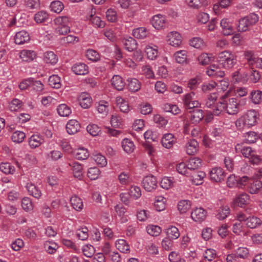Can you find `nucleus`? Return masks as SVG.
I'll use <instances>...</instances> for the list:
<instances>
[{
	"label": "nucleus",
	"instance_id": "obj_1",
	"mask_svg": "<svg viewBox=\"0 0 262 262\" xmlns=\"http://www.w3.org/2000/svg\"><path fill=\"white\" fill-rule=\"evenodd\" d=\"M221 99L220 104L213 110L214 116H219L224 110L230 115H235L238 113L239 103L236 98H228V95L226 94L221 97Z\"/></svg>",
	"mask_w": 262,
	"mask_h": 262
},
{
	"label": "nucleus",
	"instance_id": "obj_2",
	"mask_svg": "<svg viewBox=\"0 0 262 262\" xmlns=\"http://www.w3.org/2000/svg\"><path fill=\"white\" fill-rule=\"evenodd\" d=\"M217 61L220 65L227 70L232 69L237 62V56L227 50L221 52L218 54Z\"/></svg>",
	"mask_w": 262,
	"mask_h": 262
},
{
	"label": "nucleus",
	"instance_id": "obj_3",
	"mask_svg": "<svg viewBox=\"0 0 262 262\" xmlns=\"http://www.w3.org/2000/svg\"><path fill=\"white\" fill-rule=\"evenodd\" d=\"M71 19L67 16H62L54 19L55 32L56 34L64 35L70 32V24Z\"/></svg>",
	"mask_w": 262,
	"mask_h": 262
},
{
	"label": "nucleus",
	"instance_id": "obj_4",
	"mask_svg": "<svg viewBox=\"0 0 262 262\" xmlns=\"http://www.w3.org/2000/svg\"><path fill=\"white\" fill-rule=\"evenodd\" d=\"M257 118L256 112L254 110L249 111L236 121V125L239 126L243 125L249 127L256 124Z\"/></svg>",
	"mask_w": 262,
	"mask_h": 262
},
{
	"label": "nucleus",
	"instance_id": "obj_5",
	"mask_svg": "<svg viewBox=\"0 0 262 262\" xmlns=\"http://www.w3.org/2000/svg\"><path fill=\"white\" fill-rule=\"evenodd\" d=\"M258 16L255 13L241 18L239 20L237 26L238 30L240 32H245L248 30L250 27L255 24L258 20Z\"/></svg>",
	"mask_w": 262,
	"mask_h": 262
},
{
	"label": "nucleus",
	"instance_id": "obj_6",
	"mask_svg": "<svg viewBox=\"0 0 262 262\" xmlns=\"http://www.w3.org/2000/svg\"><path fill=\"white\" fill-rule=\"evenodd\" d=\"M226 174L224 169L220 167H214L209 171L210 179L215 182H221L225 178Z\"/></svg>",
	"mask_w": 262,
	"mask_h": 262
},
{
	"label": "nucleus",
	"instance_id": "obj_7",
	"mask_svg": "<svg viewBox=\"0 0 262 262\" xmlns=\"http://www.w3.org/2000/svg\"><path fill=\"white\" fill-rule=\"evenodd\" d=\"M195 93L193 92L184 95L183 97V103L187 108H193L200 106V102L194 99Z\"/></svg>",
	"mask_w": 262,
	"mask_h": 262
},
{
	"label": "nucleus",
	"instance_id": "obj_8",
	"mask_svg": "<svg viewBox=\"0 0 262 262\" xmlns=\"http://www.w3.org/2000/svg\"><path fill=\"white\" fill-rule=\"evenodd\" d=\"M150 23L154 28L159 30L165 27L166 19L165 16L158 14L152 16L150 20Z\"/></svg>",
	"mask_w": 262,
	"mask_h": 262
},
{
	"label": "nucleus",
	"instance_id": "obj_9",
	"mask_svg": "<svg viewBox=\"0 0 262 262\" xmlns=\"http://www.w3.org/2000/svg\"><path fill=\"white\" fill-rule=\"evenodd\" d=\"M167 42L171 46L174 47H180L182 42L181 34L176 31H171L167 35Z\"/></svg>",
	"mask_w": 262,
	"mask_h": 262
},
{
	"label": "nucleus",
	"instance_id": "obj_10",
	"mask_svg": "<svg viewBox=\"0 0 262 262\" xmlns=\"http://www.w3.org/2000/svg\"><path fill=\"white\" fill-rule=\"evenodd\" d=\"M142 184L147 191L150 192L157 187V179L153 176H146L143 179Z\"/></svg>",
	"mask_w": 262,
	"mask_h": 262
},
{
	"label": "nucleus",
	"instance_id": "obj_11",
	"mask_svg": "<svg viewBox=\"0 0 262 262\" xmlns=\"http://www.w3.org/2000/svg\"><path fill=\"white\" fill-rule=\"evenodd\" d=\"M207 74L210 77L222 78L225 75V72L222 70L219 64H212L206 71Z\"/></svg>",
	"mask_w": 262,
	"mask_h": 262
},
{
	"label": "nucleus",
	"instance_id": "obj_12",
	"mask_svg": "<svg viewBox=\"0 0 262 262\" xmlns=\"http://www.w3.org/2000/svg\"><path fill=\"white\" fill-rule=\"evenodd\" d=\"M207 212L203 208H196L191 213L192 219L196 222H202L206 217Z\"/></svg>",
	"mask_w": 262,
	"mask_h": 262
},
{
	"label": "nucleus",
	"instance_id": "obj_13",
	"mask_svg": "<svg viewBox=\"0 0 262 262\" xmlns=\"http://www.w3.org/2000/svg\"><path fill=\"white\" fill-rule=\"evenodd\" d=\"M44 142L43 137L39 134L32 135L28 140L29 145L31 149L38 147Z\"/></svg>",
	"mask_w": 262,
	"mask_h": 262
},
{
	"label": "nucleus",
	"instance_id": "obj_14",
	"mask_svg": "<svg viewBox=\"0 0 262 262\" xmlns=\"http://www.w3.org/2000/svg\"><path fill=\"white\" fill-rule=\"evenodd\" d=\"M262 182L257 180L251 179L247 186V190L251 194H256L260 191L261 188Z\"/></svg>",
	"mask_w": 262,
	"mask_h": 262
},
{
	"label": "nucleus",
	"instance_id": "obj_15",
	"mask_svg": "<svg viewBox=\"0 0 262 262\" xmlns=\"http://www.w3.org/2000/svg\"><path fill=\"white\" fill-rule=\"evenodd\" d=\"M80 123L75 119L70 120L67 125L66 129L70 135H73L78 132L80 129Z\"/></svg>",
	"mask_w": 262,
	"mask_h": 262
},
{
	"label": "nucleus",
	"instance_id": "obj_16",
	"mask_svg": "<svg viewBox=\"0 0 262 262\" xmlns=\"http://www.w3.org/2000/svg\"><path fill=\"white\" fill-rule=\"evenodd\" d=\"M122 42L124 49L129 52L133 51L137 47V41L132 37L124 38Z\"/></svg>",
	"mask_w": 262,
	"mask_h": 262
},
{
	"label": "nucleus",
	"instance_id": "obj_17",
	"mask_svg": "<svg viewBox=\"0 0 262 262\" xmlns=\"http://www.w3.org/2000/svg\"><path fill=\"white\" fill-rule=\"evenodd\" d=\"M235 149L237 153L242 154L246 158L252 157L253 156V151L251 147L245 146L243 144H237Z\"/></svg>",
	"mask_w": 262,
	"mask_h": 262
},
{
	"label": "nucleus",
	"instance_id": "obj_18",
	"mask_svg": "<svg viewBox=\"0 0 262 262\" xmlns=\"http://www.w3.org/2000/svg\"><path fill=\"white\" fill-rule=\"evenodd\" d=\"M78 101L80 105L83 108H89L92 104V99L87 93H82L79 96Z\"/></svg>",
	"mask_w": 262,
	"mask_h": 262
},
{
	"label": "nucleus",
	"instance_id": "obj_19",
	"mask_svg": "<svg viewBox=\"0 0 262 262\" xmlns=\"http://www.w3.org/2000/svg\"><path fill=\"white\" fill-rule=\"evenodd\" d=\"M72 71L76 75H84L89 73L88 66L83 63H77L72 67Z\"/></svg>",
	"mask_w": 262,
	"mask_h": 262
},
{
	"label": "nucleus",
	"instance_id": "obj_20",
	"mask_svg": "<svg viewBox=\"0 0 262 262\" xmlns=\"http://www.w3.org/2000/svg\"><path fill=\"white\" fill-rule=\"evenodd\" d=\"M29 33L24 30L17 32L14 37L15 42L18 45H22L30 40Z\"/></svg>",
	"mask_w": 262,
	"mask_h": 262
},
{
	"label": "nucleus",
	"instance_id": "obj_21",
	"mask_svg": "<svg viewBox=\"0 0 262 262\" xmlns=\"http://www.w3.org/2000/svg\"><path fill=\"white\" fill-rule=\"evenodd\" d=\"M133 35L136 38L143 39L150 36L148 30L144 27H139L133 31Z\"/></svg>",
	"mask_w": 262,
	"mask_h": 262
},
{
	"label": "nucleus",
	"instance_id": "obj_22",
	"mask_svg": "<svg viewBox=\"0 0 262 262\" xmlns=\"http://www.w3.org/2000/svg\"><path fill=\"white\" fill-rule=\"evenodd\" d=\"M198 148L199 144L194 139L189 140L185 145L186 151L189 155L195 154L198 150Z\"/></svg>",
	"mask_w": 262,
	"mask_h": 262
},
{
	"label": "nucleus",
	"instance_id": "obj_23",
	"mask_svg": "<svg viewBox=\"0 0 262 262\" xmlns=\"http://www.w3.org/2000/svg\"><path fill=\"white\" fill-rule=\"evenodd\" d=\"M174 142V135L170 133L166 134L161 139V143L163 146L168 149L173 146Z\"/></svg>",
	"mask_w": 262,
	"mask_h": 262
},
{
	"label": "nucleus",
	"instance_id": "obj_24",
	"mask_svg": "<svg viewBox=\"0 0 262 262\" xmlns=\"http://www.w3.org/2000/svg\"><path fill=\"white\" fill-rule=\"evenodd\" d=\"M24 102L17 99L14 98L8 103V109L11 112H17L23 108Z\"/></svg>",
	"mask_w": 262,
	"mask_h": 262
},
{
	"label": "nucleus",
	"instance_id": "obj_25",
	"mask_svg": "<svg viewBox=\"0 0 262 262\" xmlns=\"http://www.w3.org/2000/svg\"><path fill=\"white\" fill-rule=\"evenodd\" d=\"M220 25L223 30V33L225 35H229L233 33V27L231 23L227 18H223L222 19L220 23Z\"/></svg>",
	"mask_w": 262,
	"mask_h": 262
},
{
	"label": "nucleus",
	"instance_id": "obj_26",
	"mask_svg": "<svg viewBox=\"0 0 262 262\" xmlns=\"http://www.w3.org/2000/svg\"><path fill=\"white\" fill-rule=\"evenodd\" d=\"M217 98V94L215 93H212L208 96L207 98L205 100V106L207 108H210L212 109V115L213 114V110L215 107L216 105L220 104V102L219 103H215V101H216Z\"/></svg>",
	"mask_w": 262,
	"mask_h": 262
},
{
	"label": "nucleus",
	"instance_id": "obj_27",
	"mask_svg": "<svg viewBox=\"0 0 262 262\" xmlns=\"http://www.w3.org/2000/svg\"><path fill=\"white\" fill-rule=\"evenodd\" d=\"M71 167L74 176L75 178L80 179L82 176L83 167L82 165L78 162H74L69 164Z\"/></svg>",
	"mask_w": 262,
	"mask_h": 262
},
{
	"label": "nucleus",
	"instance_id": "obj_28",
	"mask_svg": "<svg viewBox=\"0 0 262 262\" xmlns=\"http://www.w3.org/2000/svg\"><path fill=\"white\" fill-rule=\"evenodd\" d=\"M250 198L248 194L246 193H242L237 195L234 200V204L241 207H243L249 201Z\"/></svg>",
	"mask_w": 262,
	"mask_h": 262
},
{
	"label": "nucleus",
	"instance_id": "obj_29",
	"mask_svg": "<svg viewBox=\"0 0 262 262\" xmlns=\"http://www.w3.org/2000/svg\"><path fill=\"white\" fill-rule=\"evenodd\" d=\"M202 165V160L197 157L190 158L187 163V166L189 170H195L200 168Z\"/></svg>",
	"mask_w": 262,
	"mask_h": 262
},
{
	"label": "nucleus",
	"instance_id": "obj_30",
	"mask_svg": "<svg viewBox=\"0 0 262 262\" xmlns=\"http://www.w3.org/2000/svg\"><path fill=\"white\" fill-rule=\"evenodd\" d=\"M127 81V87L130 91L136 92L140 89L141 83L137 79L128 78Z\"/></svg>",
	"mask_w": 262,
	"mask_h": 262
},
{
	"label": "nucleus",
	"instance_id": "obj_31",
	"mask_svg": "<svg viewBox=\"0 0 262 262\" xmlns=\"http://www.w3.org/2000/svg\"><path fill=\"white\" fill-rule=\"evenodd\" d=\"M121 145L124 151L127 154L133 152L135 147L133 141L128 138H125L122 141Z\"/></svg>",
	"mask_w": 262,
	"mask_h": 262
},
{
	"label": "nucleus",
	"instance_id": "obj_32",
	"mask_svg": "<svg viewBox=\"0 0 262 262\" xmlns=\"http://www.w3.org/2000/svg\"><path fill=\"white\" fill-rule=\"evenodd\" d=\"M26 188L29 193L35 198L38 199L41 197L42 195L41 190L34 184L28 183L26 186Z\"/></svg>",
	"mask_w": 262,
	"mask_h": 262
},
{
	"label": "nucleus",
	"instance_id": "obj_33",
	"mask_svg": "<svg viewBox=\"0 0 262 262\" xmlns=\"http://www.w3.org/2000/svg\"><path fill=\"white\" fill-rule=\"evenodd\" d=\"M112 85L117 90H122L125 86V82L121 77L114 75L111 80Z\"/></svg>",
	"mask_w": 262,
	"mask_h": 262
},
{
	"label": "nucleus",
	"instance_id": "obj_34",
	"mask_svg": "<svg viewBox=\"0 0 262 262\" xmlns=\"http://www.w3.org/2000/svg\"><path fill=\"white\" fill-rule=\"evenodd\" d=\"M145 52L149 59L154 60L158 56V47L155 45L153 46H147L145 49Z\"/></svg>",
	"mask_w": 262,
	"mask_h": 262
},
{
	"label": "nucleus",
	"instance_id": "obj_35",
	"mask_svg": "<svg viewBox=\"0 0 262 262\" xmlns=\"http://www.w3.org/2000/svg\"><path fill=\"white\" fill-rule=\"evenodd\" d=\"M20 57L23 61L29 62L36 57V54L33 51L24 50L20 53Z\"/></svg>",
	"mask_w": 262,
	"mask_h": 262
},
{
	"label": "nucleus",
	"instance_id": "obj_36",
	"mask_svg": "<svg viewBox=\"0 0 262 262\" xmlns=\"http://www.w3.org/2000/svg\"><path fill=\"white\" fill-rule=\"evenodd\" d=\"M43 60L47 63L55 64L58 61V58L53 52L48 51L44 53Z\"/></svg>",
	"mask_w": 262,
	"mask_h": 262
},
{
	"label": "nucleus",
	"instance_id": "obj_37",
	"mask_svg": "<svg viewBox=\"0 0 262 262\" xmlns=\"http://www.w3.org/2000/svg\"><path fill=\"white\" fill-rule=\"evenodd\" d=\"M0 170L6 174H13L15 171V167L8 162H2L0 164Z\"/></svg>",
	"mask_w": 262,
	"mask_h": 262
},
{
	"label": "nucleus",
	"instance_id": "obj_38",
	"mask_svg": "<svg viewBox=\"0 0 262 262\" xmlns=\"http://www.w3.org/2000/svg\"><path fill=\"white\" fill-rule=\"evenodd\" d=\"M75 158L79 160L86 159L89 156V153L87 149L82 147L75 149L74 151Z\"/></svg>",
	"mask_w": 262,
	"mask_h": 262
},
{
	"label": "nucleus",
	"instance_id": "obj_39",
	"mask_svg": "<svg viewBox=\"0 0 262 262\" xmlns=\"http://www.w3.org/2000/svg\"><path fill=\"white\" fill-rule=\"evenodd\" d=\"M214 59V57L212 54H208L207 53H202L198 57V61L199 63L203 66L208 64Z\"/></svg>",
	"mask_w": 262,
	"mask_h": 262
},
{
	"label": "nucleus",
	"instance_id": "obj_40",
	"mask_svg": "<svg viewBox=\"0 0 262 262\" xmlns=\"http://www.w3.org/2000/svg\"><path fill=\"white\" fill-rule=\"evenodd\" d=\"M49 18V14L45 11H40L37 12L34 16V19L37 24L46 23Z\"/></svg>",
	"mask_w": 262,
	"mask_h": 262
},
{
	"label": "nucleus",
	"instance_id": "obj_41",
	"mask_svg": "<svg viewBox=\"0 0 262 262\" xmlns=\"http://www.w3.org/2000/svg\"><path fill=\"white\" fill-rule=\"evenodd\" d=\"M173 57L177 62L184 63L187 60V52L186 50L178 51L174 54Z\"/></svg>",
	"mask_w": 262,
	"mask_h": 262
},
{
	"label": "nucleus",
	"instance_id": "obj_42",
	"mask_svg": "<svg viewBox=\"0 0 262 262\" xmlns=\"http://www.w3.org/2000/svg\"><path fill=\"white\" fill-rule=\"evenodd\" d=\"M116 103L120 108L121 112L123 113H127L129 111V107L128 102L121 97H116Z\"/></svg>",
	"mask_w": 262,
	"mask_h": 262
},
{
	"label": "nucleus",
	"instance_id": "obj_43",
	"mask_svg": "<svg viewBox=\"0 0 262 262\" xmlns=\"http://www.w3.org/2000/svg\"><path fill=\"white\" fill-rule=\"evenodd\" d=\"M203 117V111L199 109L193 110L190 115V120L194 123H199L202 120Z\"/></svg>",
	"mask_w": 262,
	"mask_h": 262
},
{
	"label": "nucleus",
	"instance_id": "obj_44",
	"mask_svg": "<svg viewBox=\"0 0 262 262\" xmlns=\"http://www.w3.org/2000/svg\"><path fill=\"white\" fill-rule=\"evenodd\" d=\"M70 202L73 208L77 211H80L83 208V205L81 199L76 195L71 198Z\"/></svg>",
	"mask_w": 262,
	"mask_h": 262
},
{
	"label": "nucleus",
	"instance_id": "obj_45",
	"mask_svg": "<svg viewBox=\"0 0 262 262\" xmlns=\"http://www.w3.org/2000/svg\"><path fill=\"white\" fill-rule=\"evenodd\" d=\"M57 111L61 117H68L72 113L71 108L66 104H59L57 108Z\"/></svg>",
	"mask_w": 262,
	"mask_h": 262
},
{
	"label": "nucleus",
	"instance_id": "obj_46",
	"mask_svg": "<svg viewBox=\"0 0 262 262\" xmlns=\"http://www.w3.org/2000/svg\"><path fill=\"white\" fill-rule=\"evenodd\" d=\"M190 45L196 49H203L206 47V43L200 37H195L189 40Z\"/></svg>",
	"mask_w": 262,
	"mask_h": 262
},
{
	"label": "nucleus",
	"instance_id": "obj_47",
	"mask_svg": "<svg viewBox=\"0 0 262 262\" xmlns=\"http://www.w3.org/2000/svg\"><path fill=\"white\" fill-rule=\"evenodd\" d=\"M261 224V221L260 219L256 216H249L246 219V225L250 228H255Z\"/></svg>",
	"mask_w": 262,
	"mask_h": 262
},
{
	"label": "nucleus",
	"instance_id": "obj_48",
	"mask_svg": "<svg viewBox=\"0 0 262 262\" xmlns=\"http://www.w3.org/2000/svg\"><path fill=\"white\" fill-rule=\"evenodd\" d=\"M116 247L122 253H128L129 251V246L124 239H118L116 242Z\"/></svg>",
	"mask_w": 262,
	"mask_h": 262
},
{
	"label": "nucleus",
	"instance_id": "obj_49",
	"mask_svg": "<svg viewBox=\"0 0 262 262\" xmlns=\"http://www.w3.org/2000/svg\"><path fill=\"white\" fill-rule=\"evenodd\" d=\"M49 84L53 88L59 89L61 86L60 78L57 75L51 76L48 80Z\"/></svg>",
	"mask_w": 262,
	"mask_h": 262
},
{
	"label": "nucleus",
	"instance_id": "obj_50",
	"mask_svg": "<svg viewBox=\"0 0 262 262\" xmlns=\"http://www.w3.org/2000/svg\"><path fill=\"white\" fill-rule=\"evenodd\" d=\"M191 208L190 202L187 200H181L178 204V209L181 213L187 212Z\"/></svg>",
	"mask_w": 262,
	"mask_h": 262
},
{
	"label": "nucleus",
	"instance_id": "obj_51",
	"mask_svg": "<svg viewBox=\"0 0 262 262\" xmlns=\"http://www.w3.org/2000/svg\"><path fill=\"white\" fill-rule=\"evenodd\" d=\"M118 180L121 184L127 185L132 182L130 174L128 172H122L118 176Z\"/></svg>",
	"mask_w": 262,
	"mask_h": 262
},
{
	"label": "nucleus",
	"instance_id": "obj_52",
	"mask_svg": "<svg viewBox=\"0 0 262 262\" xmlns=\"http://www.w3.org/2000/svg\"><path fill=\"white\" fill-rule=\"evenodd\" d=\"M89 20L95 27L103 28L105 26V22L102 20L99 16L91 14L90 16Z\"/></svg>",
	"mask_w": 262,
	"mask_h": 262
},
{
	"label": "nucleus",
	"instance_id": "obj_53",
	"mask_svg": "<svg viewBox=\"0 0 262 262\" xmlns=\"http://www.w3.org/2000/svg\"><path fill=\"white\" fill-rule=\"evenodd\" d=\"M205 176L206 173L204 172L199 171L191 177V181L193 184L199 185L202 183V181Z\"/></svg>",
	"mask_w": 262,
	"mask_h": 262
},
{
	"label": "nucleus",
	"instance_id": "obj_54",
	"mask_svg": "<svg viewBox=\"0 0 262 262\" xmlns=\"http://www.w3.org/2000/svg\"><path fill=\"white\" fill-rule=\"evenodd\" d=\"M108 106V102L104 100H102L98 103L97 109L100 114L106 115L109 111Z\"/></svg>",
	"mask_w": 262,
	"mask_h": 262
},
{
	"label": "nucleus",
	"instance_id": "obj_55",
	"mask_svg": "<svg viewBox=\"0 0 262 262\" xmlns=\"http://www.w3.org/2000/svg\"><path fill=\"white\" fill-rule=\"evenodd\" d=\"M163 110L166 112L171 113L173 115H178L181 113V110L175 104L166 103L163 106Z\"/></svg>",
	"mask_w": 262,
	"mask_h": 262
},
{
	"label": "nucleus",
	"instance_id": "obj_56",
	"mask_svg": "<svg viewBox=\"0 0 262 262\" xmlns=\"http://www.w3.org/2000/svg\"><path fill=\"white\" fill-rule=\"evenodd\" d=\"M25 137L26 135L23 132L17 130L12 134L11 139L15 143H20L24 140Z\"/></svg>",
	"mask_w": 262,
	"mask_h": 262
},
{
	"label": "nucleus",
	"instance_id": "obj_57",
	"mask_svg": "<svg viewBox=\"0 0 262 262\" xmlns=\"http://www.w3.org/2000/svg\"><path fill=\"white\" fill-rule=\"evenodd\" d=\"M50 8L52 11L56 13H60L64 8L63 3L59 1H55L51 3Z\"/></svg>",
	"mask_w": 262,
	"mask_h": 262
},
{
	"label": "nucleus",
	"instance_id": "obj_58",
	"mask_svg": "<svg viewBox=\"0 0 262 262\" xmlns=\"http://www.w3.org/2000/svg\"><path fill=\"white\" fill-rule=\"evenodd\" d=\"M230 213V208L226 206L220 208L216 214V217L220 220H223L226 219Z\"/></svg>",
	"mask_w": 262,
	"mask_h": 262
},
{
	"label": "nucleus",
	"instance_id": "obj_59",
	"mask_svg": "<svg viewBox=\"0 0 262 262\" xmlns=\"http://www.w3.org/2000/svg\"><path fill=\"white\" fill-rule=\"evenodd\" d=\"M167 234L169 238L176 239L180 235L179 229L175 226H171L167 229Z\"/></svg>",
	"mask_w": 262,
	"mask_h": 262
},
{
	"label": "nucleus",
	"instance_id": "obj_60",
	"mask_svg": "<svg viewBox=\"0 0 262 262\" xmlns=\"http://www.w3.org/2000/svg\"><path fill=\"white\" fill-rule=\"evenodd\" d=\"M245 140L247 143H254L258 138L257 134L254 132H249L245 134Z\"/></svg>",
	"mask_w": 262,
	"mask_h": 262
},
{
	"label": "nucleus",
	"instance_id": "obj_61",
	"mask_svg": "<svg viewBox=\"0 0 262 262\" xmlns=\"http://www.w3.org/2000/svg\"><path fill=\"white\" fill-rule=\"evenodd\" d=\"M88 132L92 136H97L99 135L101 129L98 125L95 124H90L86 127Z\"/></svg>",
	"mask_w": 262,
	"mask_h": 262
},
{
	"label": "nucleus",
	"instance_id": "obj_62",
	"mask_svg": "<svg viewBox=\"0 0 262 262\" xmlns=\"http://www.w3.org/2000/svg\"><path fill=\"white\" fill-rule=\"evenodd\" d=\"M146 231L149 235L153 236H157L161 233V229L158 226L150 225L147 226Z\"/></svg>",
	"mask_w": 262,
	"mask_h": 262
},
{
	"label": "nucleus",
	"instance_id": "obj_63",
	"mask_svg": "<svg viewBox=\"0 0 262 262\" xmlns=\"http://www.w3.org/2000/svg\"><path fill=\"white\" fill-rule=\"evenodd\" d=\"M100 174L99 169L96 167L90 168L88 170V177L91 180H96L98 178Z\"/></svg>",
	"mask_w": 262,
	"mask_h": 262
},
{
	"label": "nucleus",
	"instance_id": "obj_64",
	"mask_svg": "<svg viewBox=\"0 0 262 262\" xmlns=\"http://www.w3.org/2000/svg\"><path fill=\"white\" fill-rule=\"evenodd\" d=\"M173 179L171 177H164L162 179L160 185L162 188L165 189H168L171 188L173 185Z\"/></svg>",
	"mask_w": 262,
	"mask_h": 262
}]
</instances>
